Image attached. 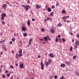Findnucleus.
Segmentation results:
<instances>
[{
  "mask_svg": "<svg viewBox=\"0 0 79 79\" xmlns=\"http://www.w3.org/2000/svg\"><path fill=\"white\" fill-rule=\"evenodd\" d=\"M25 10L26 11H28L29 10V9L30 8V6L29 5H27L25 6Z\"/></svg>",
  "mask_w": 79,
  "mask_h": 79,
  "instance_id": "f257e3e1",
  "label": "nucleus"
},
{
  "mask_svg": "<svg viewBox=\"0 0 79 79\" xmlns=\"http://www.w3.org/2000/svg\"><path fill=\"white\" fill-rule=\"evenodd\" d=\"M7 6V5L6 4H3L2 5V7L3 9L6 8Z\"/></svg>",
  "mask_w": 79,
  "mask_h": 79,
  "instance_id": "f03ea898",
  "label": "nucleus"
},
{
  "mask_svg": "<svg viewBox=\"0 0 79 79\" xmlns=\"http://www.w3.org/2000/svg\"><path fill=\"white\" fill-rule=\"evenodd\" d=\"M50 58H54V56H53V54L52 53H51L49 55Z\"/></svg>",
  "mask_w": 79,
  "mask_h": 79,
  "instance_id": "7ed1b4c3",
  "label": "nucleus"
},
{
  "mask_svg": "<svg viewBox=\"0 0 79 79\" xmlns=\"http://www.w3.org/2000/svg\"><path fill=\"white\" fill-rule=\"evenodd\" d=\"M48 36H46V37H44L43 38L45 42L48 40V38H47Z\"/></svg>",
  "mask_w": 79,
  "mask_h": 79,
  "instance_id": "20e7f679",
  "label": "nucleus"
},
{
  "mask_svg": "<svg viewBox=\"0 0 79 79\" xmlns=\"http://www.w3.org/2000/svg\"><path fill=\"white\" fill-rule=\"evenodd\" d=\"M36 8H37V9H39V8H40L41 7L39 5H36Z\"/></svg>",
  "mask_w": 79,
  "mask_h": 79,
  "instance_id": "39448f33",
  "label": "nucleus"
},
{
  "mask_svg": "<svg viewBox=\"0 0 79 79\" xmlns=\"http://www.w3.org/2000/svg\"><path fill=\"white\" fill-rule=\"evenodd\" d=\"M50 31L52 34L55 33V30L54 29H50Z\"/></svg>",
  "mask_w": 79,
  "mask_h": 79,
  "instance_id": "423d86ee",
  "label": "nucleus"
},
{
  "mask_svg": "<svg viewBox=\"0 0 79 79\" xmlns=\"http://www.w3.org/2000/svg\"><path fill=\"white\" fill-rule=\"evenodd\" d=\"M75 44L77 45L78 46L79 45V41H78V40H77L76 41V42H75Z\"/></svg>",
  "mask_w": 79,
  "mask_h": 79,
  "instance_id": "0eeeda50",
  "label": "nucleus"
},
{
  "mask_svg": "<svg viewBox=\"0 0 79 79\" xmlns=\"http://www.w3.org/2000/svg\"><path fill=\"white\" fill-rule=\"evenodd\" d=\"M48 12H51L52 11V9L51 8L49 7L48 8Z\"/></svg>",
  "mask_w": 79,
  "mask_h": 79,
  "instance_id": "6e6552de",
  "label": "nucleus"
},
{
  "mask_svg": "<svg viewBox=\"0 0 79 79\" xmlns=\"http://www.w3.org/2000/svg\"><path fill=\"white\" fill-rule=\"evenodd\" d=\"M26 27H22V31H26Z\"/></svg>",
  "mask_w": 79,
  "mask_h": 79,
  "instance_id": "1a4fd4ad",
  "label": "nucleus"
},
{
  "mask_svg": "<svg viewBox=\"0 0 79 79\" xmlns=\"http://www.w3.org/2000/svg\"><path fill=\"white\" fill-rule=\"evenodd\" d=\"M47 19V21H48L49 20H51V21H52V17H48Z\"/></svg>",
  "mask_w": 79,
  "mask_h": 79,
  "instance_id": "9d476101",
  "label": "nucleus"
},
{
  "mask_svg": "<svg viewBox=\"0 0 79 79\" xmlns=\"http://www.w3.org/2000/svg\"><path fill=\"white\" fill-rule=\"evenodd\" d=\"M20 68H22L23 69L24 68V66H23V64H20Z\"/></svg>",
  "mask_w": 79,
  "mask_h": 79,
  "instance_id": "9b49d317",
  "label": "nucleus"
},
{
  "mask_svg": "<svg viewBox=\"0 0 79 79\" xmlns=\"http://www.w3.org/2000/svg\"><path fill=\"white\" fill-rule=\"evenodd\" d=\"M59 39H58V38L56 37V40L55 41L56 42H58V41H59Z\"/></svg>",
  "mask_w": 79,
  "mask_h": 79,
  "instance_id": "f8f14e48",
  "label": "nucleus"
},
{
  "mask_svg": "<svg viewBox=\"0 0 79 79\" xmlns=\"http://www.w3.org/2000/svg\"><path fill=\"white\" fill-rule=\"evenodd\" d=\"M45 64L46 66H48L49 64H48V62H45Z\"/></svg>",
  "mask_w": 79,
  "mask_h": 79,
  "instance_id": "ddd939ff",
  "label": "nucleus"
},
{
  "mask_svg": "<svg viewBox=\"0 0 79 79\" xmlns=\"http://www.w3.org/2000/svg\"><path fill=\"white\" fill-rule=\"evenodd\" d=\"M1 16L2 17H5V16H6V14L5 13H2L1 14Z\"/></svg>",
  "mask_w": 79,
  "mask_h": 79,
  "instance_id": "4468645a",
  "label": "nucleus"
},
{
  "mask_svg": "<svg viewBox=\"0 0 79 79\" xmlns=\"http://www.w3.org/2000/svg\"><path fill=\"white\" fill-rule=\"evenodd\" d=\"M54 14V12L53 11L51 12V14H50V16H51L52 17L53 16V14Z\"/></svg>",
  "mask_w": 79,
  "mask_h": 79,
  "instance_id": "2eb2a0df",
  "label": "nucleus"
},
{
  "mask_svg": "<svg viewBox=\"0 0 79 79\" xmlns=\"http://www.w3.org/2000/svg\"><path fill=\"white\" fill-rule=\"evenodd\" d=\"M5 42V40H2L0 42L1 44H3V42Z\"/></svg>",
  "mask_w": 79,
  "mask_h": 79,
  "instance_id": "dca6fc26",
  "label": "nucleus"
},
{
  "mask_svg": "<svg viewBox=\"0 0 79 79\" xmlns=\"http://www.w3.org/2000/svg\"><path fill=\"white\" fill-rule=\"evenodd\" d=\"M23 35L24 36V37H26V36H27V33H23Z\"/></svg>",
  "mask_w": 79,
  "mask_h": 79,
  "instance_id": "f3484780",
  "label": "nucleus"
},
{
  "mask_svg": "<svg viewBox=\"0 0 79 79\" xmlns=\"http://www.w3.org/2000/svg\"><path fill=\"white\" fill-rule=\"evenodd\" d=\"M58 26H59V27H61V26H62V24H61V23H60L58 24Z\"/></svg>",
  "mask_w": 79,
  "mask_h": 79,
  "instance_id": "a211bd4d",
  "label": "nucleus"
},
{
  "mask_svg": "<svg viewBox=\"0 0 79 79\" xmlns=\"http://www.w3.org/2000/svg\"><path fill=\"white\" fill-rule=\"evenodd\" d=\"M61 66L62 68H64L65 66V65L64 64H62L61 65Z\"/></svg>",
  "mask_w": 79,
  "mask_h": 79,
  "instance_id": "6ab92c4d",
  "label": "nucleus"
},
{
  "mask_svg": "<svg viewBox=\"0 0 79 79\" xmlns=\"http://www.w3.org/2000/svg\"><path fill=\"white\" fill-rule=\"evenodd\" d=\"M77 56H74L73 57V60H75V59H76Z\"/></svg>",
  "mask_w": 79,
  "mask_h": 79,
  "instance_id": "aec40b11",
  "label": "nucleus"
},
{
  "mask_svg": "<svg viewBox=\"0 0 79 79\" xmlns=\"http://www.w3.org/2000/svg\"><path fill=\"white\" fill-rule=\"evenodd\" d=\"M19 56V54H18V53H17L16 55H15V57L16 58H18Z\"/></svg>",
  "mask_w": 79,
  "mask_h": 79,
  "instance_id": "412c9836",
  "label": "nucleus"
},
{
  "mask_svg": "<svg viewBox=\"0 0 79 79\" xmlns=\"http://www.w3.org/2000/svg\"><path fill=\"white\" fill-rule=\"evenodd\" d=\"M48 62L49 63V64H50V63H52V60H48Z\"/></svg>",
  "mask_w": 79,
  "mask_h": 79,
  "instance_id": "4be33fe9",
  "label": "nucleus"
},
{
  "mask_svg": "<svg viewBox=\"0 0 79 79\" xmlns=\"http://www.w3.org/2000/svg\"><path fill=\"white\" fill-rule=\"evenodd\" d=\"M70 62H66V64H67L68 65H70V64H69Z\"/></svg>",
  "mask_w": 79,
  "mask_h": 79,
  "instance_id": "5701e85b",
  "label": "nucleus"
},
{
  "mask_svg": "<svg viewBox=\"0 0 79 79\" xmlns=\"http://www.w3.org/2000/svg\"><path fill=\"white\" fill-rule=\"evenodd\" d=\"M19 57H21V56H23V54H22V53H19Z\"/></svg>",
  "mask_w": 79,
  "mask_h": 79,
  "instance_id": "b1692460",
  "label": "nucleus"
},
{
  "mask_svg": "<svg viewBox=\"0 0 79 79\" xmlns=\"http://www.w3.org/2000/svg\"><path fill=\"white\" fill-rule=\"evenodd\" d=\"M47 37L48 38V40H52V39H51L50 38V37L48 36V37Z\"/></svg>",
  "mask_w": 79,
  "mask_h": 79,
  "instance_id": "393cba45",
  "label": "nucleus"
},
{
  "mask_svg": "<svg viewBox=\"0 0 79 79\" xmlns=\"http://www.w3.org/2000/svg\"><path fill=\"white\" fill-rule=\"evenodd\" d=\"M19 53H22V49H20L19 51Z\"/></svg>",
  "mask_w": 79,
  "mask_h": 79,
  "instance_id": "a878e982",
  "label": "nucleus"
},
{
  "mask_svg": "<svg viewBox=\"0 0 79 79\" xmlns=\"http://www.w3.org/2000/svg\"><path fill=\"white\" fill-rule=\"evenodd\" d=\"M41 31L42 32H44L45 31V29L44 28H42L41 29Z\"/></svg>",
  "mask_w": 79,
  "mask_h": 79,
  "instance_id": "bb28decb",
  "label": "nucleus"
},
{
  "mask_svg": "<svg viewBox=\"0 0 79 79\" xmlns=\"http://www.w3.org/2000/svg\"><path fill=\"white\" fill-rule=\"evenodd\" d=\"M27 23L28 25H30L31 24V23L30 22V21H29V20L28 21Z\"/></svg>",
  "mask_w": 79,
  "mask_h": 79,
  "instance_id": "cd10ccee",
  "label": "nucleus"
},
{
  "mask_svg": "<svg viewBox=\"0 0 79 79\" xmlns=\"http://www.w3.org/2000/svg\"><path fill=\"white\" fill-rule=\"evenodd\" d=\"M70 51H73V47L71 46L70 48Z\"/></svg>",
  "mask_w": 79,
  "mask_h": 79,
  "instance_id": "c85d7f7f",
  "label": "nucleus"
},
{
  "mask_svg": "<svg viewBox=\"0 0 79 79\" xmlns=\"http://www.w3.org/2000/svg\"><path fill=\"white\" fill-rule=\"evenodd\" d=\"M41 66H44V63H43L42 62H41Z\"/></svg>",
  "mask_w": 79,
  "mask_h": 79,
  "instance_id": "c756f323",
  "label": "nucleus"
},
{
  "mask_svg": "<svg viewBox=\"0 0 79 79\" xmlns=\"http://www.w3.org/2000/svg\"><path fill=\"white\" fill-rule=\"evenodd\" d=\"M62 41H63V42H65V39H64L62 38Z\"/></svg>",
  "mask_w": 79,
  "mask_h": 79,
  "instance_id": "7c9ffc66",
  "label": "nucleus"
},
{
  "mask_svg": "<svg viewBox=\"0 0 79 79\" xmlns=\"http://www.w3.org/2000/svg\"><path fill=\"white\" fill-rule=\"evenodd\" d=\"M55 6L54 5H52V9H54V8H55Z\"/></svg>",
  "mask_w": 79,
  "mask_h": 79,
  "instance_id": "2f4dec72",
  "label": "nucleus"
},
{
  "mask_svg": "<svg viewBox=\"0 0 79 79\" xmlns=\"http://www.w3.org/2000/svg\"><path fill=\"white\" fill-rule=\"evenodd\" d=\"M41 69L42 70H43L44 69V66H41Z\"/></svg>",
  "mask_w": 79,
  "mask_h": 79,
  "instance_id": "473e14b6",
  "label": "nucleus"
},
{
  "mask_svg": "<svg viewBox=\"0 0 79 79\" xmlns=\"http://www.w3.org/2000/svg\"><path fill=\"white\" fill-rule=\"evenodd\" d=\"M66 18H67V17L66 16H64L63 17L62 19H66Z\"/></svg>",
  "mask_w": 79,
  "mask_h": 79,
  "instance_id": "72a5a7b5",
  "label": "nucleus"
},
{
  "mask_svg": "<svg viewBox=\"0 0 79 79\" xmlns=\"http://www.w3.org/2000/svg\"><path fill=\"white\" fill-rule=\"evenodd\" d=\"M1 22L2 24H5V23L4 22V21H2Z\"/></svg>",
  "mask_w": 79,
  "mask_h": 79,
  "instance_id": "f704fd0d",
  "label": "nucleus"
},
{
  "mask_svg": "<svg viewBox=\"0 0 79 79\" xmlns=\"http://www.w3.org/2000/svg\"><path fill=\"white\" fill-rule=\"evenodd\" d=\"M1 19L3 21L5 19H4V17H1Z\"/></svg>",
  "mask_w": 79,
  "mask_h": 79,
  "instance_id": "c9c22d12",
  "label": "nucleus"
},
{
  "mask_svg": "<svg viewBox=\"0 0 79 79\" xmlns=\"http://www.w3.org/2000/svg\"><path fill=\"white\" fill-rule=\"evenodd\" d=\"M15 40V38H13L12 39V41H13V42H14Z\"/></svg>",
  "mask_w": 79,
  "mask_h": 79,
  "instance_id": "e433bc0d",
  "label": "nucleus"
},
{
  "mask_svg": "<svg viewBox=\"0 0 79 79\" xmlns=\"http://www.w3.org/2000/svg\"><path fill=\"white\" fill-rule=\"evenodd\" d=\"M62 13H64L66 12V11H65L64 10H62Z\"/></svg>",
  "mask_w": 79,
  "mask_h": 79,
  "instance_id": "4c0bfd02",
  "label": "nucleus"
},
{
  "mask_svg": "<svg viewBox=\"0 0 79 79\" xmlns=\"http://www.w3.org/2000/svg\"><path fill=\"white\" fill-rule=\"evenodd\" d=\"M64 79V77H63V76H62L61 77L60 79Z\"/></svg>",
  "mask_w": 79,
  "mask_h": 79,
  "instance_id": "58836bf2",
  "label": "nucleus"
},
{
  "mask_svg": "<svg viewBox=\"0 0 79 79\" xmlns=\"http://www.w3.org/2000/svg\"><path fill=\"white\" fill-rule=\"evenodd\" d=\"M10 68H11V69H13V66H12V65H10Z\"/></svg>",
  "mask_w": 79,
  "mask_h": 79,
  "instance_id": "ea45409f",
  "label": "nucleus"
},
{
  "mask_svg": "<svg viewBox=\"0 0 79 79\" xmlns=\"http://www.w3.org/2000/svg\"><path fill=\"white\" fill-rule=\"evenodd\" d=\"M74 47L76 48V49L77 48V45H75Z\"/></svg>",
  "mask_w": 79,
  "mask_h": 79,
  "instance_id": "a19ab883",
  "label": "nucleus"
},
{
  "mask_svg": "<svg viewBox=\"0 0 79 79\" xmlns=\"http://www.w3.org/2000/svg\"><path fill=\"white\" fill-rule=\"evenodd\" d=\"M55 79H56L57 78V76L55 75L54 76Z\"/></svg>",
  "mask_w": 79,
  "mask_h": 79,
  "instance_id": "79ce46f5",
  "label": "nucleus"
},
{
  "mask_svg": "<svg viewBox=\"0 0 79 79\" xmlns=\"http://www.w3.org/2000/svg\"><path fill=\"white\" fill-rule=\"evenodd\" d=\"M10 45H11V44H13V42H12V41H10Z\"/></svg>",
  "mask_w": 79,
  "mask_h": 79,
  "instance_id": "37998d69",
  "label": "nucleus"
},
{
  "mask_svg": "<svg viewBox=\"0 0 79 79\" xmlns=\"http://www.w3.org/2000/svg\"><path fill=\"white\" fill-rule=\"evenodd\" d=\"M75 40L74 39H72V42L73 43V42Z\"/></svg>",
  "mask_w": 79,
  "mask_h": 79,
  "instance_id": "c03bdc74",
  "label": "nucleus"
},
{
  "mask_svg": "<svg viewBox=\"0 0 79 79\" xmlns=\"http://www.w3.org/2000/svg\"><path fill=\"white\" fill-rule=\"evenodd\" d=\"M7 76V77H10V75H9V74L8 73L6 75Z\"/></svg>",
  "mask_w": 79,
  "mask_h": 79,
  "instance_id": "a18cd8bd",
  "label": "nucleus"
},
{
  "mask_svg": "<svg viewBox=\"0 0 79 79\" xmlns=\"http://www.w3.org/2000/svg\"><path fill=\"white\" fill-rule=\"evenodd\" d=\"M2 76L3 78H5V75H2Z\"/></svg>",
  "mask_w": 79,
  "mask_h": 79,
  "instance_id": "49530a36",
  "label": "nucleus"
},
{
  "mask_svg": "<svg viewBox=\"0 0 79 79\" xmlns=\"http://www.w3.org/2000/svg\"><path fill=\"white\" fill-rule=\"evenodd\" d=\"M58 37L59 38L61 37V35H58Z\"/></svg>",
  "mask_w": 79,
  "mask_h": 79,
  "instance_id": "de8ad7c7",
  "label": "nucleus"
},
{
  "mask_svg": "<svg viewBox=\"0 0 79 79\" xmlns=\"http://www.w3.org/2000/svg\"><path fill=\"white\" fill-rule=\"evenodd\" d=\"M5 73H8V71L7 70H6L5 71Z\"/></svg>",
  "mask_w": 79,
  "mask_h": 79,
  "instance_id": "09e8293b",
  "label": "nucleus"
},
{
  "mask_svg": "<svg viewBox=\"0 0 79 79\" xmlns=\"http://www.w3.org/2000/svg\"><path fill=\"white\" fill-rule=\"evenodd\" d=\"M47 19H44V21L45 22V21H47Z\"/></svg>",
  "mask_w": 79,
  "mask_h": 79,
  "instance_id": "8fccbe9b",
  "label": "nucleus"
},
{
  "mask_svg": "<svg viewBox=\"0 0 79 79\" xmlns=\"http://www.w3.org/2000/svg\"><path fill=\"white\" fill-rule=\"evenodd\" d=\"M32 41V39H31L30 40V42H31Z\"/></svg>",
  "mask_w": 79,
  "mask_h": 79,
  "instance_id": "3c124183",
  "label": "nucleus"
},
{
  "mask_svg": "<svg viewBox=\"0 0 79 79\" xmlns=\"http://www.w3.org/2000/svg\"><path fill=\"white\" fill-rule=\"evenodd\" d=\"M63 21H64V22H66V19H64V20H63Z\"/></svg>",
  "mask_w": 79,
  "mask_h": 79,
  "instance_id": "603ef678",
  "label": "nucleus"
},
{
  "mask_svg": "<svg viewBox=\"0 0 79 79\" xmlns=\"http://www.w3.org/2000/svg\"><path fill=\"white\" fill-rule=\"evenodd\" d=\"M58 5H59V3L58 2H57V3L56 4V6H58Z\"/></svg>",
  "mask_w": 79,
  "mask_h": 79,
  "instance_id": "864d4df0",
  "label": "nucleus"
},
{
  "mask_svg": "<svg viewBox=\"0 0 79 79\" xmlns=\"http://www.w3.org/2000/svg\"><path fill=\"white\" fill-rule=\"evenodd\" d=\"M59 41L60 42V43H61V39H59Z\"/></svg>",
  "mask_w": 79,
  "mask_h": 79,
  "instance_id": "5fc2aeb1",
  "label": "nucleus"
},
{
  "mask_svg": "<svg viewBox=\"0 0 79 79\" xmlns=\"http://www.w3.org/2000/svg\"><path fill=\"white\" fill-rule=\"evenodd\" d=\"M40 41H44V39H40Z\"/></svg>",
  "mask_w": 79,
  "mask_h": 79,
  "instance_id": "6e6d98bb",
  "label": "nucleus"
},
{
  "mask_svg": "<svg viewBox=\"0 0 79 79\" xmlns=\"http://www.w3.org/2000/svg\"><path fill=\"white\" fill-rule=\"evenodd\" d=\"M22 6V7H23V8H25V7L26 6H24V5H23Z\"/></svg>",
  "mask_w": 79,
  "mask_h": 79,
  "instance_id": "4d7b16f0",
  "label": "nucleus"
},
{
  "mask_svg": "<svg viewBox=\"0 0 79 79\" xmlns=\"http://www.w3.org/2000/svg\"><path fill=\"white\" fill-rule=\"evenodd\" d=\"M77 37H79V34H78L77 35Z\"/></svg>",
  "mask_w": 79,
  "mask_h": 79,
  "instance_id": "13d9d810",
  "label": "nucleus"
},
{
  "mask_svg": "<svg viewBox=\"0 0 79 79\" xmlns=\"http://www.w3.org/2000/svg\"><path fill=\"white\" fill-rule=\"evenodd\" d=\"M32 21H35V19H32Z\"/></svg>",
  "mask_w": 79,
  "mask_h": 79,
  "instance_id": "bf43d9fd",
  "label": "nucleus"
},
{
  "mask_svg": "<svg viewBox=\"0 0 79 79\" xmlns=\"http://www.w3.org/2000/svg\"><path fill=\"white\" fill-rule=\"evenodd\" d=\"M67 23H69V20H68L67 21Z\"/></svg>",
  "mask_w": 79,
  "mask_h": 79,
  "instance_id": "052dcab7",
  "label": "nucleus"
},
{
  "mask_svg": "<svg viewBox=\"0 0 79 79\" xmlns=\"http://www.w3.org/2000/svg\"><path fill=\"white\" fill-rule=\"evenodd\" d=\"M0 54H1V55H3V52H0Z\"/></svg>",
  "mask_w": 79,
  "mask_h": 79,
  "instance_id": "680f3d73",
  "label": "nucleus"
},
{
  "mask_svg": "<svg viewBox=\"0 0 79 79\" xmlns=\"http://www.w3.org/2000/svg\"><path fill=\"white\" fill-rule=\"evenodd\" d=\"M40 57H41L40 55H39L38 56V58H40Z\"/></svg>",
  "mask_w": 79,
  "mask_h": 79,
  "instance_id": "e2e57ef3",
  "label": "nucleus"
},
{
  "mask_svg": "<svg viewBox=\"0 0 79 79\" xmlns=\"http://www.w3.org/2000/svg\"><path fill=\"white\" fill-rule=\"evenodd\" d=\"M43 44H46V43H45V42H43Z\"/></svg>",
  "mask_w": 79,
  "mask_h": 79,
  "instance_id": "0e129e2a",
  "label": "nucleus"
},
{
  "mask_svg": "<svg viewBox=\"0 0 79 79\" xmlns=\"http://www.w3.org/2000/svg\"><path fill=\"white\" fill-rule=\"evenodd\" d=\"M66 17H67V18H69V16H66Z\"/></svg>",
  "mask_w": 79,
  "mask_h": 79,
  "instance_id": "69168bd1",
  "label": "nucleus"
},
{
  "mask_svg": "<svg viewBox=\"0 0 79 79\" xmlns=\"http://www.w3.org/2000/svg\"><path fill=\"white\" fill-rule=\"evenodd\" d=\"M29 44H31V41H29Z\"/></svg>",
  "mask_w": 79,
  "mask_h": 79,
  "instance_id": "338daca9",
  "label": "nucleus"
},
{
  "mask_svg": "<svg viewBox=\"0 0 79 79\" xmlns=\"http://www.w3.org/2000/svg\"><path fill=\"white\" fill-rule=\"evenodd\" d=\"M50 79H53V78L52 77H50Z\"/></svg>",
  "mask_w": 79,
  "mask_h": 79,
  "instance_id": "774afa93",
  "label": "nucleus"
}]
</instances>
